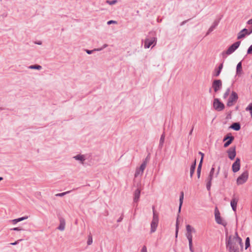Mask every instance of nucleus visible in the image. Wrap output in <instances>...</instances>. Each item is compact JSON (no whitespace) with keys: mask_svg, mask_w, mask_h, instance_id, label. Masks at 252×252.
<instances>
[{"mask_svg":"<svg viewBox=\"0 0 252 252\" xmlns=\"http://www.w3.org/2000/svg\"><path fill=\"white\" fill-rule=\"evenodd\" d=\"M243 248L242 239L238 236V233L235 232L234 236L230 235L226 241V248L229 252H239L238 245Z\"/></svg>","mask_w":252,"mask_h":252,"instance_id":"nucleus-1","label":"nucleus"},{"mask_svg":"<svg viewBox=\"0 0 252 252\" xmlns=\"http://www.w3.org/2000/svg\"><path fill=\"white\" fill-rule=\"evenodd\" d=\"M153 219L151 222V233L155 232L156 231L158 225L159 219L158 215L155 210V207H153Z\"/></svg>","mask_w":252,"mask_h":252,"instance_id":"nucleus-2","label":"nucleus"},{"mask_svg":"<svg viewBox=\"0 0 252 252\" xmlns=\"http://www.w3.org/2000/svg\"><path fill=\"white\" fill-rule=\"evenodd\" d=\"M220 170V167L219 166L218 171L216 173H215V168L213 166L212 167L209 173V175L207 178L206 188L208 191H210L211 189V187L212 185V180L213 179L214 176L215 175V176L217 177L219 174Z\"/></svg>","mask_w":252,"mask_h":252,"instance_id":"nucleus-3","label":"nucleus"},{"mask_svg":"<svg viewBox=\"0 0 252 252\" xmlns=\"http://www.w3.org/2000/svg\"><path fill=\"white\" fill-rule=\"evenodd\" d=\"M215 218L217 223L221 224L223 226H225L227 225L226 222L223 221L221 218L220 211L217 207H216L215 209Z\"/></svg>","mask_w":252,"mask_h":252,"instance_id":"nucleus-4","label":"nucleus"},{"mask_svg":"<svg viewBox=\"0 0 252 252\" xmlns=\"http://www.w3.org/2000/svg\"><path fill=\"white\" fill-rule=\"evenodd\" d=\"M240 43H241V41H237V42H235L234 43H233V44H232L228 48V49L226 50V51H225V52H223L222 53L223 55H224V54H226L227 55L231 54L239 47V46L240 45Z\"/></svg>","mask_w":252,"mask_h":252,"instance_id":"nucleus-5","label":"nucleus"},{"mask_svg":"<svg viewBox=\"0 0 252 252\" xmlns=\"http://www.w3.org/2000/svg\"><path fill=\"white\" fill-rule=\"evenodd\" d=\"M213 107L217 111H220L224 109L225 106L219 98H216L214 99Z\"/></svg>","mask_w":252,"mask_h":252,"instance_id":"nucleus-6","label":"nucleus"},{"mask_svg":"<svg viewBox=\"0 0 252 252\" xmlns=\"http://www.w3.org/2000/svg\"><path fill=\"white\" fill-rule=\"evenodd\" d=\"M249 173L247 171L244 172L237 179V184L238 185L244 184L248 180Z\"/></svg>","mask_w":252,"mask_h":252,"instance_id":"nucleus-7","label":"nucleus"},{"mask_svg":"<svg viewBox=\"0 0 252 252\" xmlns=\"http://www.w3.org/2000/svg\"><path fill=\"white\" fill-rule=\"evenodd\" d=\"M238 98V96L237 94L235 92L233 91L228 98L227 102V105L229 107L233 106L234 105V103L237 101Z\"/></svg>","mask_w":252,"mask_h":252,"instance_id":"nucleus-8","label":"nucleus"},{"mask_svg":"<svg viewBox=\"0 0 252 252\" xmlns=\"http://www.w3.org/2000/svg\"><path fill=\"white\" fill-rule=\"evenodd\" d=\"M156 42L157 38L155 37L145 39L144 41L145 48H149L153 44V46H154L156 44Z\"/></svg>","mask_w":252,"mask_h":252,"instance_id":"nucleus-9","label":"nucleus"},{"mask_svg":"<svg viewBox=\"0 0 252 252\" xmlns=\"http://www.w3.org/2000/svg\"><path fill=\"white\" fill-rule=\"evenodd\" d=\"M234 139V136L231 135L230 133H228L223 139V141L227 140L223 145L224 148L228 147L233 142Z\"/></svg>","mask_w":252,"mask_h":252,"instance_id":"nucleus-10","label":"nucleus"},{"mask_svg":"<svg viewBox=\"0 0 252 252\" xmlns=\"http://www.w3.org/2000/svg\"><path fill=\"white\" fill-rule=\"evenodd\" d=\"M212 87L215 92H217L222 88V82L220 80H215L212 83Z\"/></svg>","mask_w":252,"mask_h":252,"instance_id":"nucleus-11","label":"nucleus"},{"mask_svg":"<svg viewBox=\"0 0 252 252\" xmlns=\"http://www.w3.org/2000/svg\"><path fill=\"white\" fill-rule=\"evenodd\" d=\"M236 146L231 147L230 148L228 149V150L227 151V153L228 154V157L231 160H233L234 159L236 155Z\"/></svg>","mask_w":252,"mask_h":252,"instance_id":"nucleus-12","label":"nucleus"},{"mask_svg":"<svg viewBox=\"0 0 252 252\" xmlns=\"http://www.w3.org/2000/svg\"><path fill=\"white\" fill-rule=\"evenodd\" d=\"M146 166H145V162H143L139 168H137L134 174L135 178L137 177L139 175H142L143 173Z\"/></svg>","mask_w":252,"mask_h":252,"instance_id":"nucleus-13","label":"nucleus"},{"mask_svg":"<svg viewBox=\"0 0 252 252\" xmlns=\"http://www.w3.org/2000/svg\"><path fill=\"white\" fill-rule=\"evenodd\" d=\"M240 168V159L239 158L236 159L235 161L233 163L232 169L233 172L236 173L238 172Z\"/></svg>","mask_w":252,"mask_h":252,"instance_id":"nucleus-14","label":"nucleus"},{"mask_svg":"<svg viewBox=\"0 0 252 252\" xmlns=\"http://www.w3.org/2000/svg\"><path fill=\"white\" fill-rule=\"evenodd\" d=\"M238 202V199L234 197H233L232 198V199L230 202V205L232 207V209L235 212L236 211L237 205Z\"/></svg>","mask_w":252,"mask_h":252,"instance_id":"nucleus-15","label":"nucleus"},{"mask_svg":"<svg viewBox=\"0 0 252 252\" xmlns=\"http://www.w3.org/2000/svg\"><path fill=\"white\" fill-rule=\"evenodd\" d=\"M140 196V190L139 189H137L135 190L134 193V197H133V202L137 203L139 199Z\"/></svg>","mask_w":252,"mask_h":252,"instance_id":"nucleus-16","label":"nucleus"},{"mask_svg":"<svg viewBox=\"0 0 252 252\" xmlns=\"http://www.w3.org/2000/svg\"><path fill=\"white\" fill-rule=\"evenodd\" d=\"M65 220L63 218H61L60 219V225L58 227V229L61 231H63L65 228Z\"/></svg>","mask_w":252,"mask_h":252,"instance_id":"nucleus-17","label":"nucleus"},{"mask_svg":"<svg viewBox=\"0 0 252 252\" xmlns=\"http://www.w3.org/2000/svg\"><path fill=\"white\" fill-rule=\"evenodd\" d=\"M219 23V21H215L213 24V25L210 27V28L209 29L206 35H208L210 33H211L212 32L214 31V30L216 28V27L218 25Z\"/></svg>","mask_w":252,"mask_h":252,"instance_id":"nucleus-18","label":"nucleus"},{"mask_svg":"<svg viewBox=\"0 0 252 252\" xmlns=\"http://www.w3.org/2000/svg\"><path fill=\"white\" fill-rule=\"evenodd\" d=\"M230 127L235 130L238 131L240 129L241 126L239 123H234L231 125Z\"/></svg>","mask_w":252,"mask_h":252,"instance_id":"nucleus-19","label":"nucleus"},{"mask_svg":"<svg viewBox=\"0 0 252 252\" xmlns=\"http://www.w3.org/2000/svg\"><path fill=\"white\" fill-rule=\"evenodd\" d=\"M74 158L76 160L81 161L82 163H83V162L86 160L85 157L83 155H77L74 157Z\"/></svg>","mask_w":252,"mask_h":252,"instance_id":"nucleus-20","label":"nucleus"},{"mask_svg":"<svg viewBox=\"0 0 252 252\" xmlns=\"http://www.w3.org/2000/svg\"><path fill=\"white\" fill-rule=\"evenodd\" d=\"M183 199H184V192H183V191H182L180 193V199H179L180 204H179V210H178L179 213H180V212H181V207H182V205L183 202Z\"/></svg>","mask_w":252,"mask_h":252,"instance_id":"nucleus-21","label":"nucleus"},{"mask_svg":"<svg viewBox=\"0 0 252 252\" xmlns=\"http://www.w3.org/2000/svg\"><path fill=\"white\" fill-rule=\"evenodd\" d=\"M196 167V159L194 161L193 163L191 165L190 168V176L191 178H192L193 174L194 172V170Z\"/></svg>","mask_w":252,"mask_h":252,"instance_id":"nucleus-22","label":"nucleus"},{"mask_svg":"<svg viewBox=\"0 0 252 252\" xmlns=\"http://www.w3.org/2000/svg\"><path fill=\"white\" fill-rule=\"evenodd\" d=\"M165 139V134L164 133H163L162 135L160 136V138L159 140V147L160 148H162L163 145V143L164 142Z\"/></svg>","mask_w":252,"mask_h":252,"instance_id":"nucleus-23","label":"nucleus"},{"mask_svg":"<svg viewBox=\"0 0 252 252\" xmlns=\"http://www.w3.org/2000/svg\"><path fill=\"white\" fill-rule=\"evenodd\" d=\"M186 230H187V233H190L192 232H195V230L194 228L191 227L190 225L188 224L186 225Z\"/></svg>","mask_w":252,"mask_h":252,"instance_id":"nucleus-24","label":"nucleus"},{"mask_svg":"<svg viewBox=\"0 0 252 252\" xmlns=\"http://www.w3.org/2000/svg\"><path fill=\"white\" fill-rule=\"evenodd\" d=\"M28 218V217H21L18 219H14L13 220H11V221L13 222V224H16L18 222H19L20 221H22L23 220H24L25 219H27Z\"/></svg>","mask_w":252,"mask_h":252,"instance_id":"nucleus-25","label":"nucleus"},{"mask_svg":"<svg viewBox=\"0 0 252 252\" xmlns=\"http://www.w3.org/2000/svg\"><path fill=\"white\" fill-rule=\"evenodd\" d=\"M242 71V63H241V62H240L237 65V67H236L237 74H239Z\"/></svg>","mask_w":252,"mask_h":252,"instance_id":"nucleus-26","label":"nucleus"},{"mask_svg":"<svg viewBox=\"0 0 252 252\" xmlns=\"http://www.w3.org/2000/svg\"><path fill=\"white\" fill-rule=\"evenodd\" d=\"M246 35L245 34V33L242 32L241 30L239 33H238L237 35V39H240L242 38H244L246 36Z\"/></svg>","mask_w":252,"mask_h":252,"instance_id":"nucleus-27","label":"nucleus"},{"mask_svg":"<svg viewBox=\"0 0 252 252\" xmlns=\"http://www.w3.org/2000/svg\"><path fill=\"white\" fill-rule=\"evenodd\" d=\"M106 3L109 4V5H114L115 4L118 2V0H107L105 2Z\"/></svg>","mask_w":252,"mask_h":252,"instance_id":"nucleus-28","label":"nucleus"},{"mask_svg":"<svg viewBox=\"0 0 252 252\" xmlns=\"http://www.w3.org/2000/svg\"><path fill=\"white\" fill-rule=\"evenodd\" d=\"M230 89L229 88H227L226 89L225 92L223 94V97L224 99H225V98H226L227 97V96H228V95L230 94Z\"/></svg>","mask_w":252,"mask_h":252,"instance_id":"nucleus-29","label":"nucleus"},{"mask_svg":"<svg viewBox=\"0 0 252 252\" xmlns=\"http://www.w3.org/2000/svg\"><path fill=\"white\" fill-rule=\"evenodd\" d=\"M178 231H179V220H178V218H177V219L176 220V233H175L176 237H177Z\"/></svg>","mask_w":252,"mask_h":252,"instance_id":"nucleus-30","label":"nucleus"},{"mask_svg":"<svg viewBox=\"0 0 252 252\" xmlns=\"http://www.w3.org/2000/svg\"><path fill=\"white\" fill-rule=\"evenodd\" d=\"M250 238L247 237L245 241V249L247 250L250 246Z\"/></svg>","mask_w":252,"mask_h":252,"instance_id":"nucleus-31","label":"nucleus"},{"mask_svg":"<svg viewBox=\"0 0 252 252\" xmlns=\"http://www.w3.org/2000/svg\"><path fill=\"white\" fill-rule=\"evenodd\" d=\"M186 237L187 239L189 240V242H192V234L190 233H186Z\"/></svg>","mask_w":252,"mask_h":252,"instance_id":"nucleus-32","label":"nucleus"},{"mask_svg":"<svg viewBox=\"0 0 252 252\" xmlns=\"http://www.w3.org/2000/svg\"><path fill=\"white\" fill-rule=\"evenodd\" d=\"M220 72L221 71L220 70L218 69V68L215 69L213 73V76L215 77H218L220 75Z\"/></svg>","mask_w":252,"mask_h":252,"instance_id":"nucleus-33","label":"nucleus"},{"mask_svg":"<svg viewBox=\"0 0 252 252\" xmlns=\"http://www.w3.org/2000/svg\"><path fill=\"white\" fill-rule=\"evenodd\" d=\"M246 111L249 110L250 111V114L251 115V117L252 118V103H250L248 107L246 108Z\"/></svg>","mask_w":252,"mask_h":252,"instance_id":"nucleus-34","label":"nucleus"},{"mask_svg":"<svg viewBox=\"0 0 252 252\" xmlns=\"http://www.w3.org/2000/svg\"><path fill=\"white\" fill-rule=\"evenodd\" d=\"M70 192H71V191H67L62 192V193H57L56 194V196L62 197V196H64V195L70 193Z\"/></svg>","mask_w":252,"mask_h":252,"instance_id":"nucleus-35","label":"nucleus"},{"mask_svg":"<svg viewBox=\"0 0 252 252\" xmlns=\"http://www.w3.org/2000/svg\"><path fill=\"white\" fill-rule=\"evenodd\" d=\"M42 69V66L40 65L35 64L32 65V69L40 70Z\"/></svg>","mask_w":252,"mask_h":252,"instance_id":"nucleus-36","label":"nucleus"},{"mask_svg":"<svg viewBox=\"0 0 252 252\" xmlns=\"http://www.w3.org/2000/svg\"><path fill=\"white\" fill-rule=\"evenodd\" d=\"M202 162H203V161H202V160H200L199 163L197 167V171H201V167H202Z\"/></svg>","mask_w":252,"mask_h":252,"instance_id":"nucleus-37","label":"nucleus"},{"mask_svg":"<svg viewBox=\"0 0 252 252\" xmlns=\"http://www.w3.org/2000/svg\"><path fill=\"white\" fill-rule=\"evenodd\" d=\"M93 243V239L92 237L91 236H89L88 241H87V244L88 245H90Z\"/></svg>","mask_w":252,"mask_h":252,"instance_id":"nucleus-38","label":"nucleus"},{"mask_svg":"<svg viewBox=\"0 0 252 252\" xmlns=\"http://www.w3.org/2000/svg\"><path fill=\"white\" fill-rule=\"evenodd\" d=\"M189 249L190 252H193V249L192 247V242H189Z\"/></svg>","mask_w":252,"mask_h":252,"instance_id":"nucleus-39","label":"nucleus"},{"mask_svg":"<svg viewBox=\"0 0 252 252\" xmlns=\"http://www.w3.org/2000/svg\"><path fill=\"white\" fill-rule=\"evenodd\" d=\"M242 32L245 33V35H250L249 33H249V30L246 28L245 29H243V30H242Z\"/></svg>","mask_w":252,"mask_h":252,"instance_id":"nucleus-40","label":"nucleus"},{"mask_svg":"<svg viewBox=\"0 0 252 252\" xmlns=\"http://www.w3.org/2000/svg\"><path fill=\"white\" fill-rule=\"evenodd\" d=\"M248 54H252V45H251L247 50Z\"/></svg>","mask_w":252,"mask_h":252,"instance_id":"nucleus-41","label":"nucleus"},{"mask_svg":"<svg viewBox=\"0 0 252 252\" xmlns=\"http://www.w3.org/2000/svg\"><path fill=\"white\" fill-rule=\"evenodd\" d=\"M22 229H23L21 227H14V228L11 229V230H16V231L21 230Z\"/></svg>","mask_w":252,"mask_h":252,"instance_id":"nucleus-42","label":"nucleus"},{"mask_svg":"<svg viewBox=\"0 0 252 252\" xmlns=\"http://www.w3.org/2000/svg\"><path fill=\"white\" fill-rule=\"evenodd\" d=\"M149 160V156H147L145 159L143 160V162H145V166H146L147 162H148Z\"/></svg>","mask_w":252,"mask_h":252,"instance_id":"nucleus-43","label":"nucleus"},{"mask_svg":"<svg viewBox=\"0 0 252 252\" xmlns=\"http://www.w3.org/2000/svg\"><path fill=\"white\" fill-rule=\"evenodd\" d=\"M141 252H147V248L145 246H144L141 250Z\"/></svg>","mask_w":252,"mask_h":252,"instance_id":"nucleus-44","label":"nucleus"},{"mask_svg":"<svg viewBox=\"0 0 252 252\" xmlns=\"http://www.w3.org/2000/svg\"><path fill=\"white\" fill-rule=\"evenodd\" d=\"M113 23H117V22L115 21H113V20H110L109 21L107 22V24L108 25H110L111 24H113Z\"/></svg>","mask_w":252,"mask_h":252,"instance_id":"nucleus-45","label":"nucleus"},{"mask_svg":"<svg viewBox=\"0 0 252 252\" xmlns=\"http://www.w3.org/2000/svg\"><path fill=\"white\" fill-rule=\"evenodd\" d=\"M198 154L201 156V159L200 160H202V161H203V158H204V155L203 153H202L201 152H199Z\"/></svg>","mask_w":252,"mask_h":252,"instance_id":"nucleus-46","label":"nucleus"},{"mask_svg":"<svg viewBox=\"0 0 252 252\" xmlns=\"http://www.w3.org/2000/svg\"><path fill=\"white\" fill-rule=\"evenodd\" d=\"M123 219V214H122L121 216L117 220L118 222H121Z\"/></svg>","mask_w":252,"mask_h":252,"instance_id":"nucleus-47","label":"nucleus"},{"mask_svg":"<svg viewBox=\"0 0 252 252\" xmlns=\"http://www.w3.org/2000/svg\"><path fill=\"white\" fill-rule=\"evenodd\" d=\"M22 239L18 240V241H16V242H14V243H10V244H11V245H15L19 243V241H22Z\"/></svg>","mask_w":252,"mask_h":252,"instance_id":"nucleus-48","label":"nucleus"},{"mask_svg":"<svg viewBox=\"0 0 252 252\" xmlns=\"http://www.w3.org/2000/svg\"><path fill=\"white\" fill-rule=\"evenodd\" d=\"M86 52L88 54H91L93 52H94V49L92 50H86Z\"/></svg>","mask_w":252,"mask_h":252,"instance_id":"nucleus-49","label":"nucleus"},{"mask_svg":"<svg viewBox=\"0 0 252 252\" xmlns=\"http://www.w3.org/2000/svg\"><path fill=\"white\" fill-rule=\"evenodd\" d=\"M222 67H223V63H220L219 65V66L218 67V69L220 70V71H221L222 69Z\"/></svg>","mask_w":252,"mask_h":252,"instance_id":"nucleus-50","label":"nucleus"},{"mask_svg":"<svg viewBox=\"0 0 252 252\" xmlns=\"http://www.w3.org/2000/svg\"><path fill=\"white\" fill-rule=\"evenodd\" d=\"M247 23L248 25H252V18L248 20Z\"/></svg>","mask_w":252,"mask_h":252,"instance_id":"nucleus-51","label":"nucleus"},{"mask_svg":"<svg viewBox=\"0 0 252 252\" xmlns=\"http://www.w3.org/2000/svg\"><path fill=\"white\" fill-rule=\"evenodd\" d=\"M189 20H185V21H183L181 24H180V26H183L184 25L185 23H186Z\"/></svg>","mask_w":252,"mask_h":252,"instance_id":"nucleus-52","label":"nucleus"},{"mask_svg":"<svg viewBox=\"0 0 252 252\" xmlns=\"http://www.w3.org/2000/svg\"><path fill=\"white\" fill-rule=\"evenodd\" d=\"M103 49V48H97V49H94V51H101Z\"/></svg>","mask_w":252,"mask_h":252,"instance_id":"nucleus-53","label":"nucleus"},{"mask_svg":"<svg viewBox=\"0 0 252 252\" xmlns=\"http://www.w3.org/2000/svg\"><path fill=\"white\" fill-rule=\"evenodd\" d=\"M34 43L36 44H38V45H41L42 44V42L41 41H35V42H34Z\"/></svg>","mask_w":252,"mask_h":252,"instance_id":"nucleus-54","label":"nucleus"},{"mask_svg":"<svg viewBox=\"0 0 252 252\" xmlns=\"http://www.w3.org/2000/svg\"><path fill=\"white\" fill-rule=\"evenodd\" d=\"M193 128H194V126H192V128H191V130H190V131L189 133V135H191V134H192V131H193Z\"/></svg>","mask_w":252,"mask_h":252,"instance_id":"nucleus-55","label":"nucleus"},{"mask_svg":"<svg viewBox=\"0 0 252 252\" xmlns=\"http://www.w3.org/2000/svg\"><path fill=\"white\" fill-rule=\"evenodd\" d=\"M197 178L199 179L200 177L201 171H197Z\"/></svg>","mask_w":252,"mask_h":252,"instance_id":"nucleus-56","label":"nucleus"},{"mask_svg":"<svg viewBox=\"0 0 252 252\" xmlns=\"http://www.w3.org/2000/svg\"><path fill=\"white\" fill-rule=\"evenodd\" d=\"M249 33L250 34H251L252 33V27H251V28L250 29V30H249Z\"/></svg>","mask_w":252,"mask_h":252,"instance_id":"nucleus-57","label":"nucleus"},{"mask_svg":"<svg viewBox=\"0 0 252 252\" xmlns=\"http://www.w3.org/2000/svg\"><path fill=\"white\" fill-rule=\"evenodd\" d=\"M107 46H108V45H107V44H104L103 45V46H102V48H103V49L104 48H105L107 47Z\"/></svg>","mask_w":252,"mask_h":252,"instance_id":"nucleus-58","label":"nucleus"},{"mask_svg":"<svg viewBox=\"0 0 252 252\" xmlns=\"http://www.w3.org/2000/svg\"><path fill=\"white\" fill-rule=\"evenodd\" d=\"M3 180V178L0 177V182Z\"/></svg>","mask_w":252,"mask_h":252,"instance_id":"nucleus-59","label":"nucleus"},{"mask_svg":"<svg viewBox=\"0 0 252 252\" xmlns=\"http://www.w3.org/2000/svg\"><path fill=\"white\" fill-rule=\"evenodd\" d=\"M227 176V173H226L225 174V178H226Z\"/></svg>","mask_w":252,"mask_h":252,"instance_id":"nucleus-60","label":"nucleus"},{"mask_svg":"<svg viewBox=\"0 0 252 252\" xmlns=\"http://www.w3.org/2000/svg\"><path fill=\"white\" fill-rule=\"evenodd\" d=\"M29 68H30V69H32V65L29 66Z\"/></svg>","mask_w":252,"mask_h":252,"instance_id":"nucleus-61","label":"nucleus"},{"mask_svg":"<svg viewBox=\"0 0 252 252\" xmlns=\"http://www.w3.org/2000/svg\"><path fill=\"white\" fill-rule=\"evenodd\" d=\"M4 109L3 108H0V110H3Z\"/></svg>","mask_w":252,"mask_h":252,"instance_id":"nucleus-62","label":"nucleus"}]
</instances>
